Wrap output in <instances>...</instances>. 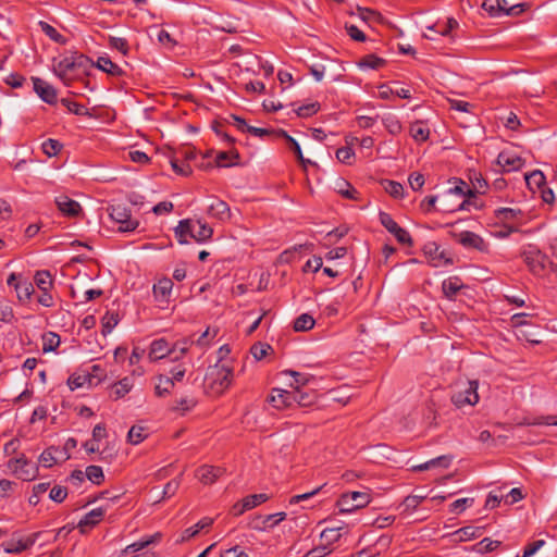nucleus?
<instances>
[{
    "label": "nucleus",
    "mask_w": 557,
    "mask_h": 557,
    "mask_svg": "<svg viewBox=\"0 0 557 557\" xmlns=\"http://www.w3.org/2000/svg\"><path fill=\"white\" fill-rule=\"evenodd\" d=\"M478 381H468L465 388L455 392L451 401L457 408L474 406L479 401Z\"/></svg>",
    "instance_id": "6"
},
{
    "label": "nucleus",
    "mask_w": 557,
    "mask_h": 557,
    "mask_svg": "<svg viewBox=\"0 0 557 557\" xmlns=\"http://www.w3.org/2000/svg\"><path fill=\"white\" fill-rule=\"evenodd\" d=\"M262 519V525H255L256 529L264 530L272 529L277 525L280 522L286 519V512L281 511L272 515H267L264 517H258L257 520Z\"/></svg>",
    "instance_id": "28"
},
{
    "label": "nucleus",
    "mask_w": 557,
    "mask_h": 557,
    "mask_svg": "<svg viewBox=\"0 0 557 557\" xmlns=\"http://www.w3.org/2000/svg\"><path fill=\"white\" fill-rule=\"evenodd\" d=\"M329 545L323 544L307 552L305 557H325L331 553Z\"/></svg>",
    "instance_id": "63"
},
{
    "label": "nucleus",
    "mask_w": 557,
    "mask_h": 557,
    "mask_svg": "<svg viewBox=\"0 0 557 557\" xmlns=\"http://www.w3.org/2000/svg\"><path fill=\"white\" fill-rule=\"evenodd\" d=\"M213 523L211 518H202L194 527H190L182 533L180 542H186L191 537L196 536L201 530L209 528Z\"/></svg>",
    "instance_id": "26"
},
{
    "label": "nucleus",
    "mask_w": 557,
    "mask_h": 557,
    "mask_svg": "<svg viewBox=\"0 0 557 557\" xmlns=\"http://www.w3.org/2000/svg\"><path fill=\"white\" fill-rule=\"evenodd\" d=\"M42 341H44V344H42L44 352L54 351L61 343L60 336L53 332H49V333L45 334L42 336Z\"/></svg>",
    "instance_id": "39"
},
{
    "label": "nucleus",
    "mask_w": 557,
    "mask_h": 557,
    "mask_svg": "<svg viewBox=\"0 0 557 557\" xmlns=\"http://www.w3.org/2000/svg\"><path fill=\"white\" fill-rule=\"evenodd\" d=\"M384 64H385V60L382 58H379L374 54H368V55L363 57L359 62V65L361 67H368V69H373V70H377V69L382 67Z\"/></svg>",
    "instance_id": "46"
},
{
    "label": "nucleus",
    "mask_w": 557,
    "mask_h": 557,
    "mask_svg": "<svg viewBox=\"0 0 557 557\" xmlns=\"http://www.w3.org/2000/svg\"><path fill=\"white\" fill-rule=\"evenodd\" d=\"M239 153L236 150L221 151L216 156V164L219 166H231L237 163Z\"/></svg>",
    "instance_id": "33"
},
{
    "label": "nucleus",
    "mask_w": 557,
    "mask_h": 557,
    "mask_svg": "<svg viewBox=\"0 0 557 557\" xmlns=\"http://www.w3.org/2000/svg\"><path fill=\"white\" fill-rule=\"evenodd\" d=\"M109 45L111 48L119 50L124 55L128 53V44L125 38L110 37Z\"/></svg>",
    "instance_id": "60"
},
{
    "label": "nucleus",
    "mask_w": 557,
    "mask_h": 557,
    "mask_svg": "<svg viewBox=\"0 0 557 557\" xmlns=\"http://www.w3.org/2000/svg\"><path fill=\"white\" fill-rule=\"evenodd\" d=\"M272 351L273 348L271 345L261 342L253 344L250 348L252 357L258 361L262 360L265 356H268L269 352Z\"/></svg>",
    "instance_id": "42"
},
{
    "label": "nucleus",
    "mask_w": 557,
    "mask_h": 557,
    "mask_svg": "<svg viewBox=\"0 0 557 557\" xmlns=\"http://www.w3.org/2000/svg\"><path fill=\"white\" fill-rule=\"evenodd\" d=\"M456 185L450 187L447 193L443 197V201H447L450 196H458L461 198L460 203L456 207H449L445 205L446 211H456V210H469L470 206H472L471 198H475V191L471 189L468 184L461 180L455 181Z\"/></svg>",
    "instance_id": "2"
},
{
    "label": "nucleus",
    "mask_w": 557,
    "mask_h": 557,
    "mask_svg": "<svg viewBox=\"0 0 557 557\" xmlns=\"http://www.w3.org/2000/svg\"><path fill=\"white\" fill-rule=\"evenodd\" d=\"M284 374L290 375L294 379V382L290 384V386L294 389H295V387L300 388V386H305L312 379V376L310 374L297 372L294 370H286V371H284Z\"/></svg>",
    "instance_id": "41"
},
{
    "label": "nucleus",
    "mask_w": 557,
    "mask_h": 557,
    "mask_svg": "<svg viewBox=\"0 0 557 557\" xmlns=\"http://www.w3.org/2000/svg\"><path fill=\"white\" fill-rule=\"evenodd\" d=\"M35 92L48 104H55L58 101L57 90L52 85L39 77H33Z\"/></svg>",
    "instance_id": "9"
},
{
    "label": "nucleus",
    "mask_w": 557,
    "mask_h": 557,
    "mask_svg": "<svg viewBox=\"0 0 557 557\" xmlns=\"http://www.w3.org/2000/svg\"><path fill=\"white\" fill-rule=\"evenodd\" d=\"M195 225L191 238L198 243H202L211 238L213 230L208 224L197 221Z\"/></svg>",
    "instance_id": "27"
},
{
    "label": "nucleus",
    "mask_w": 557,
    "mask_h": 557,
    "mask_svg": "<svg viewBox=\"0 0 557 557\" xmlns=\"http://www.w3.org/2000/svg\"><path fill=\"white\" fill-rule=\"evenodd\" d=\"M384 188H385V191L394 198H400L404 195V187L398 182L385 181Z\"/></svg>",
    "instance_id": "54"
},
{
    "label": "nucleus",
    "mask_w": 557,
    "mask_h": 557,
    "mask_svg": "<svg viewBox=\"0 0 557 557\" xmlns=\"http://www.w3.org/2000/svg\"><path fill=\"white\" fill-rule=\"evenodd\" d=\"M34 281L40 290H50L53 285L52 275L47 270L37 271Z\"/></svg>",
    "instance_id": "31"
},
{
    "label": "nucleus",
    "mask_w": 557,
    "mask_h": 557,
    "mask_svg": "<svg viewBox=\"0 0 557 557\" xmlns=\"http://www.w3.org/2000/svg\"><path fill=\"white\" fill-rule=\"evenodd\" d=\"M166 356L172 357L169 343L163 338L153 341L150 345V350L148 355L149 359L151 361H156Z\"/></svg>",
    "instance_id": "21"
},
{
    "label": "nucleus",
    "mask_w": 557,
    "mask_h": 557,
    "mask_svg": "<svg viewBox=\"0 0 557 557\" xmlns=\"http://www.w3.org/2000/svg\"><path fill=\"white\" fill-rule=\"evenodd\" d=\"M195 224L190 220H182L178 222V225L175 227V237L177 238L181 245L187 244L186 236L189 235L191 237V233H194Z\"/></svg>",
    "instance_id": "25"
},
{
    "label": "nucleus",
    "mask_w": 557,
    "mask_h": 557,
    "mask_svg": "<svg viewBox=\"0 0 557 557\" xmlns=\"http://www.w3.org/2000/svg\"><path fill=\"white\" fill-rule=\"evenodd\" d=\"M61 103L67 108V110L76 115H85L87 114V108L83 104L74 102L70 99L63 98Z\"/></svg>",
    "instance_id": "57"
},
{
    "label": "nucleus",
    "mask_w": 557,
    "mask_h": 557,
    "mask_svg": "<svg viewBox=\"0 0 557 557\" xmlns=\"http://www.w3.org/2000/svg\"><path fill=\"white\" fill-rule=\"evenodd\" d=\"M339 528H327L322 531L321 540L325 542L326 545H330L333 542H336L342 536Z\"/></svg>",
    "instance_id": "55"
},
{
    "label": "nucleus",
    "mask_w": 557,
    "mask_h": 557,
    "mask_svg": "<svg viewBox=\"0 0 557 557\" xmlns=\"http://www.w3.org/2000/svg\"><path fill=\"white\" fill-rule=\"evenodd\" d=\"M462 288V283L458 277H449L442 283V290L447 298H454Z\"/></svg>",
    "instance_id": "29"
},
{
    "label": "nucleus",
    "mask_w": 557,
    "mask_h": 557,
    "mask_svg": "<svg viewBox=\"0 0 557 557\" xmlns=\"http://www.w3.org/2000/svg\"><path fill=\"white\" fill-rule=\"evenodd\" d=\"M233 370L224 364L216 363L208 368L205 376L206 387L213 395H221L232 383Z\"/></svg>",
    "instance_id": "1"
},
{
    "label": "nucleus",
    "mask_w": 557,
    "mask_h": 557,
    "mask_svg": "<svg viewBox=\"0 0 557 557\" xmlns=\"http://www.w3.org/2000/svg\"><path fill=\"white\" fill-rule=\"evenodd\" d=\"M15 288L21 300H28L34 293V287L28 282L16 284Z\"/></svg>",
    "instance_id": "59"
},
{
    "label": "nucleus",
    "mask_w": 557,
    "mask_h": 557,
    "mask_svg": "<svg viewBox=\"0 0 557 557\" xmlns=\"http://www.w3.org/2000/svg\"><path fill=\"white\" fill-rule=\"evenodd\" d=\"M409 133L411 137L418 143L426 141L430 137V128L423 121H416L411 123Z\"/></svg>",
    "instance_id": "23"
},
{
    "label": "nucleus",
    "mask_w": 557,
    "mask_h": 557,
    "mask_svg": "<svg viewBox=\"0 0 557 557\" xmlns=\"http://www.w3.org/2000/svg\"><path fill=\"white\" fill-rule=\"evenodd\" d=\"M133 387V382L129 377H124L114 384L112 394L115 399L125 396Z\"/></svg>",
    "instance_id": "38"
},
{
    "label": "nucleus",
    "mask_w": 557,
    "mask_h": 557,
    "mask_svg": "<svg viewBox=\"0 0 557 557\" xmlns=\"http://www.w3.org/2000/svg\"><path fill=\"white\" fill-rule=\"evenodd\" d=\"M76 74L85 73L89 66H92V61L84 54H72Z\"/></svg>",
    "instance_id": "43"
},
{
    "label": "nucleus",
    "mask_w": 557,
    "mask_h": 557,
    "mask_svg": "<svg viewBox=\"0 0 557 557\" xmlns=\"http://www.w3.org/2000/svg\"><path fill=\"white\" fill-rule=\"evenodd\" d=\"M208 215L215 218L220 221H226L231 219V209L228 205L219 199L213 198L207 210Z\"/></svg>",
    "instance_id": "17"
},
{
    "label": "nucleus",
    "mask_w": 557,
    "mask_h": 557,
    "mask_svg": "<svg viewBox=\"0 0 557 557\" xmlns=\"http://www.w3.org/2000/svg\"><path fill=\"white\" fill-rule=\"evenodd\" d=\"M173 288V282L169 277H162L160 278L154 285H153V296L156 300L158 301H168L171 295Z\"/></svg>",
    "instance_id": "19"
},
{
    "label": "nucleus",
    "mask_w": 557,
    "mask_h": 557,
    "mask_svg": "<svg viewBox=\"0 0 557 557\" xmlns=\"http://www.w3.org/2000/svg\"><path fill=\"white\" fill-rule=\"evenodd\" d=\"M170 163H171L173 171L178 175L188 176L193 172L189 163L180 161V159H177V158H172Z\"/></svg>",
    "instance_id": "52"
},
{
    "label": "nucleus",
    "mask_w": 557,
    "mask_h": 557,
    "mask_svg": "<svg viewBox=\"0 0 557 557\" xmlns=\"http://www.w3.org/2000/svg\"><path fill=\"white\" fill-rule=\"evenodd\" d=\"M173 387V379H170V376L159 375L154 389L158 396L163 397L169 395Z\"/></svg>",
    "instance_id": "34"
},
{
    "label": "nucleus",
    "mask_w": 557,
    "mask_h": 557,
    "mask_svg": "<svg viewBox=\"0 0 557 557\" xmlns=\"http://www.w3.org/2000/svg\"><path fill=\"white\" fill-rule=\"evenodd\" d=\"M315 324V320L309 313H302L297 317L294 321V331L295 332H307L310 331Z\"/></svg>",
    "instance_id": "30"
},
{
    "label": "nucleus",
    "mask_w": 557,
    "mask_h": 557,
    "mask_svg": "<svg viewBox=\"0 0 557 557\" xmlns=\"http://www.w3.org/2000/svg\"><path fill=\"white\" fill-rule=\"evenodd\" d=\"M370 502V494L366 492H351L343 494L336 505L339 512L348 513L366 507Z\"/></svg>",
    "instance_id": "4"
},
{
    "label": "nucleus",
    "mask_w": 557,
    "mask_h": 557,
    "mask_svg": "<svg viewBox=\"0 0 557 557\" xmlns=\"http://www.w3.org/2000/svg\"><path fill=\"white\" fill-rule=\"evenodd\" d=\"M423 252L429 258V261L433 267H441L453 263V260L446 256L445 250H442L435 242H428L424 244Z\"/></svg>",
    "instance_id": "8"
},
{
    "label": "nucleus",
    "mask_w": 557,
    "mask_h": 557,
    "mask_svg": "<svg viewBox=\"0 0 557 557\" xmlns=\"http://www.w3.org/2000/svg\"><path fill=\"white\" fill-rule=\"evenodd\" d=\"M525 183L532 189L536 187L539 189L543 188L546 184L545 176L540 170H534L530 174L525 175Z\"/></svg>",
    "instance_id": "37"
},
{
    "label": "nucleus",
    "mask_w": 557,
    "mask_h": 557,
    "mask_svg": "<svg viewBox=\"0 0 557 557\" xmlns=\"http://www.w3.org/2000/svg\"><path fill=\"white\" fill-rule=\"evenodd\" d=\"M62 147L63 146L59 140L52 138L42 143V151L48 157L57 156L61 151Z\"/></svg>",
    "instance_id": "49"
},
{
    "label": "nucleus",
    "mask_w": 557,
    "mask_h": 557,
    "mask_svg": "<svg viewBox=\"0 0 557 557\" xmlns=\"http://www.w3.org/2000/svg\"><path fill=\"white\" fill-rule=\"evenodd\" d=\"M223 471L220 467L202 466L197 470L196 476L203 484H212L222 475Z\"/></svg>",
    "instance_id": "20"
},
{
    "label": "nucleus",
    "mask_w": 557,
    "mask_h": 557,
    "mask_svg": "<svg viewBox=\"0 0 557 557\" xmlns=\"http://www.w3.org/2000/svg\"><path fill=\"white\" fill-rule=\"evenodd\" d=\"M292 392V400L300 407H309L317 400V394L314 392H302L300 388L295 387Z\"/></svg>",
    "instance_id": "22"
},
{
    "label": "nucleus",
    "mask_w": 557,
    "mask_h": 557,
    "mask_svg": "<svg viewBox=\"0 0 557 557\" xmlns=\"http://www.w3.org/2000/svg\"><path fill=\"white\" fill-rule=\"evenodd\" d=\"M108 211L111 220L119 224L120 232H132L139 225L137 220L132 219L131 210L125 205H111Z\"/></svg>",
    "instance_id": "3"
},
{
    "label": "nucleus",
    "mask_w": 557,
    "mask_h": 557,
    "mask_svg": "<svg viewBox=\"0 0 557 557\" xmlns=\"http://www.w3.org/2000/svg\"><path fill=\"white\" fill-rule=\"evenodd\" d=\"M58 451V448L55 447H49L45 449L41 455L39 456V461L45 468H51L55 462L57 458L54 457V454Z\"/></svg>",
    "instance_id": "51"
},
{
    "label": "nucleus",
    "mask_w": 557,
    "mask_h": 557,
    "mask_svg": "<svg viewBox=\"0 0 557 557\" xmlns=\"http://www.w3.org/2000/svg\"><path fill=\"white\" fill-rule=\"evenodd\" d=\"M320 108H321L320 103L318 101H315V102L300 106L299 108H297L295 110V112L299 117H309V116L314 115L320 110Z\"/></svg>",
    "instance_id": "50"
},
{
    "label": "nucleus",
    "mask_w": 557,
    "mask_h": 557,
    "mask_svg": "<svg viewBox=\"0 0 557 557\" xmlns=\"http://www.w3.org/2000/svg\"><path fill=\"white\" fill-rule=\"evenodd\" d=\"M38 533H34L29 535L26 540H10L8 542L2 543L3 550L9 554H18L23 550L29 548L36 542Z\"/></svg>",
    "instance_id": "16"
},
{
    "label": "nucleus",
    "mask_w": 557,
    "mask_h": 557,
    "mask_svg": "<svg viewBox=\"0 0 557 557\" xmlns=\"http://www.w3.org/2000/svg\"><path fill=\"white\" fill-rule=\"evenodd\" d=\"M38 468L23 455L14 460V472L24 481H32L37 475Z\"/></svg>",
    "instance_id": "11"
},
{
    "label": "nucleus",
    "mask_w": 557,
    "mask_h": 557,
    "mask_svg": "<svg viewBox=\"0 0 557 557\" xmlns=\"http://www.w3.org/2000/svg\"><path fill=\"white\" fill-rule=\"evenodd\" d=\"M244 499V507H246L248 510L257 507L258 505L265 503L269 499V496L264 493L260 494H252L246 496Z\"/></svg>",
    "instance_id": "48"
},
{
    "label": "nucleus",
    "mask_w": 557,
    "mask_h": 557,
    "mask_svg": "<svg viewBox=\"0 0 557 557\" xmlns=\"http://www.w3.org/2000/svg\"><path fill=\"white\" fill-rule=\"evenodd\" d=\"M181 476H182V473L171 480L170 482H168L163 488V493H162V498H170L172 497L173 495H175V493L177 492L180 485H181Z\"/></svg>",
    "instance_id": "56"
},
{
    "label": "nucleus",
    "mask_w": 557,
    "mask_h": 557,
    "mask_svg": "<svg viewBox=\"0 0 557 557\" xmlns=\"http://www.w3.org/2000/svg\"><path fill=\"white\" fill-rule=\"evenodd\" d=\"M500 544L502 543L499 541H494L491 540L490 537H485L478 544H475L474 548L480 554H486L497 549L500 546Z\"/></svg>",
    "instance_id": "45"
},
{
    "label": "nucleus",
    "mask_w": 557,
    "mask_h": 557,
    "mask_svg": "<svg viewBox=\"0 0 557 557\" xmlns=\"http://www.w3.org/2000/svg\"><path fill=\"white\" fill-rule=\"evenodd\" d=\"M355 153L350 147H342L336 150V158L339 162L350 164Z\"/></svg>",
    "instance_id": "61"
},
{
    "label": "nucleus",
    "mask_w": 557,
    "mask_h": 557,
    "mask_svg": "<svg viewBox=\"0 0 557 557\" xmlns=\"http://www.w3.org/2000/svg\"><path fill=\"white\" fill-rule=\"evenodd\" d=\"M193 344L194 339L190 338H185L175 343L174 346L171 348L172 360H176L183 355H185L188 351L190 345Z\"/></svg>",
    "instance_id": "40"
},
{
    "label": "nucleus",
    "mask_w": 557,
    "mask_h": 557,
    "mask_svg": "<svg viewBox=\"0 0 557 557\" xmlns=\"http://www.w3.org/2000/svg\"><path fill=\"white\" fill-rule=\"evenodd\" d=\"M55 72L57 74L62 78L64 79L66 76L69 75H74L76 74L75 72V66H74V62L72 60V57H65L64 59H62L57 67H55Z\"/></svg>",
    "instance_id": "32"
},
{
    "label": "nucleus",
    "mask_w": 557,
    "mask_h": 557,
    "mask_svg": "<svg viewBox=\"0 0 557 557\" xmlns=\"http://www.w3.org/2000/svg\"><path fill=\"white\" fill-rule=\"evenodd\" d=\"M524 263L528 265L530 271L535 275H542L546 269L548 258L535 246H528L522 252Z\"/></svg>",
    "instance_id": "5"
},
{
    "label": "nucleus",
    "mask_w": 557,
    "mask_h": 557,
    "mask_svg": "<svg viewBox=\"0 0 557 557\" xmlns=\"http://www.w3.org/2000/svg\"><path fill=\"white\" fill-rule=\"evenodd\" d=\"M147 437L146 429L139 425H133L127 433V442L132 445H138Z\"/></svg>",
    "instance_id": "36"
},
{
    "label": "nucleus",
    "mask_w": 557,
    "mask_h": 557,
    "mask_svg": "<svg viewBox=\"0 0 557 557\" xmlns=\"http://www.w3.org/2000/svg\"><path fill=\"white\" fill-rule=\"evenodd\" d=\"M39 26H40L41 30L53 41H55V42L62 41V39H63L62 35L53 26H51L47 22H42V21L39 22Z\"/></svg>",
    "instance_id": "58"
},
{
    "label": "nucleus",
    "mask_w": 557,
    "mask_h": 557,
    "mask_svg": "<svg viewBox=\"0 0 557 557\" xmlns=\"http://www.w3.org/2000/svg\"><path fill=\"white\" fill-rule=\"evenodd\" d=\"M99 70L110 74L111 76H122L124 71L116 63L112 62L108 57H99L96 64Z\"/></svg>",
    "instance_id": "24"
},
{
    "label": "nucleus",
    "mask_w": 557,
    "mask_h": 557,
    "mask_svg": "<svg viewBox=\"0 0 557 557\" xmlns=\"http://www.w3.org/2000/svg\"><path fill=\"white\" fill-rule=\"evenodd\" d=\"M338 193L347 199H357L358 191L346 181H342Z\"/></svg>",
    "instance_id": "62"
},
{
    "label": "nucleus",
    "mask_w": 557,
    "mask_h": 557,
    "mask_svg": "<svg viewBox=\"0 0 557 557\" xmlns=\"http://www.w3.org/2000/svg\"><path fill=\"white\" fill-rule=\"evenodd\" d=\"M220 557H249L248 554L238 545L224 550Z\"/></svg>",
    "instance_id": "64"
},
{
    "label": "nucleus",
    "mask_w": 557,
    "mask_h": 557,
    "mask_svg": "<svg viewBox=\"0 0 557 557\" xmlns=\"http://www.w3.org/2000/svg\"><path fill=\"white\" fill-rule=\"evenodd\" d=\"M100 382H101L100 376H95L91 373H89L88 371H81V372L73 373L67 379V385L71 391H75V389L82 388L84 386L97 385Z\"/></svg>",
    "instance_id": "10"
},
{
    "label": "nucleus",
    "mask_w": 557,
    "mask_h": 557,
    "mask_svg": "<svg viewBox=\"0 0 557 557\" xmlns=\"http://www.w3.org/2000/svg\"><path fill=\"white\" fill-rule=\"evenodd\" d=\"M106 510L101 507L95 508L87 512L78 522L77 528L79 529L81 533H86L88 529L94 528L97 525L102 518L104 517Z\"/></svg>",
    "instance_id": "14"
},
{
    "label": "nucleus",
    "mask_w": 557,
    "mask_h": 557,
    "mask_svg": "<svg viewBox=\"0 0 557 557\" xmlns=\"http://www.w3.org/2000/svg\"><path fill=\"white\" fill-rule=\"evenodd\" d=\"M482 8L490 14L495 15L507 11L506 0H483Z\"/></svg>",
    "instance_id": "35"
},
{
    "label": "nucleus",
    "mask_w": 557,
    "mask_h": 557,
    "mask_svg": "<svg viewBox=\"0 0 557 557\" xmlns=\"http://www.w3.org/2000/svg\"><path fill=\"white\" fill-rule=\"evenodd\" d=\"M424 498H425L424 496H418V495L407 496L401 504V507L404 508V512L413 511L424 500Z\"/></svg>",
    "instance_id": "53"
},
{
    "label": "nucleus",
    "mask_w": 557,
    "mask_h": 557,
    "mask_svg": "<svg viewBox=\"0 0 557 557\" xmlns=\"http://www.w3.org/2000/svg\"><path fill=\"white\" fill-rule=\"evenodd\" d=\"M58 209L67 216H77L82 211L81 205L65 195L55 198Z\"/></svg>",
    "instance_id": "18"
},
{
    "label": "nucleus",
    "mask_w": 557,
    "mask_h": 557,
    "mask_svg": "<svg viewBox=\"0 0 557 557\" xmlns=\"http://www.w3.org/2000/svg\"><path fill=\"white\" fill-rule=\"evenodd\" d=\"M497 164L502 166L504 171L510 172L520 170L523 166L524 161L516 153L502 151L497 156Z\"/></svg>",
    "instance_id": "12"
},
{
    "label": "nucleus",
    "mask_w": 557,
    "mask_h": 557,
    "mask_svg": "<svg viewBox=\"0 0 557 557\" xmlns=\"http://www.w3.org/2000/svg\"><path fill=\"white\" fill-rule=\"evenodd\" d=\"M379 219L381 224L395 236L401 245L412 246V238L407 230L400 227L396 221L386 212H380Z\"/></svg>",
    "instance_id": "7"
},
{
    "label": "nucleus",
    "mask_w": 557,
    "mask_h": 557,
    "mask_svg": "<svg viewBox=\"0 0 557 557\" xmlns=\"http://www.w3.org/2000/svg\"><path fill=\"white\" fill-rule=\"evenodd\" d=\"M268 401L276 409H285L294 405L292 392L281 388H274L268 398Z\"/></svg>",
    "instance_id": "13"
},
{
    "label": "nucleus",
    "mask_w": 557,
    "mask_h": 557,
    "mask_svg": "<svg viewBox=\"0 0 557 557\" xmlns=\"http://www.w3.org/2000/svg\"><path fill=\"white\" fill-rule=\"evenodd\" d=\"M86 478L94 484L100 485L104 481L102 468L99 466H88L86 468Z\"/></svg>",
    "instance_id": "44"
},
{
    "label": "nucleus",
    "mask_w": 557,
    "mask_h": 557,
    "mask_svg": "<svg viewBox=\"0 0 557 557\" xmlns=\"http://www.w3.org/2000/svg\"><path fill=\"white\" fill-rule=\"evenodd\" d=\"M458 242L463 247L474 248L479 251H485L487 249V244L484 242V239L480 235H478L473 232H469V231L461 232L459 234Z\"/></svg>",
    "instance_id": "15"
},
{
    "label": "nucleus",
    "mask_w": 557,
    "mask_h": 557,
    "mask_svg": "<svg viewBox=\"0 0 557 557\" xmlns=\"http://www.w3.org/2000/svg\"><path fill=\"white\" fill-rule=\"evenodd\" d=\"M456 533L459 535L461 541H470L472 539L479 537L482 533V529L468 525L459 529Z\"/></svg>",
    "instance_id": "47"
}]
</instances>
